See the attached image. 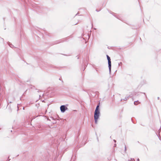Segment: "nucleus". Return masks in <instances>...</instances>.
<instances>
[{"label": "nucleus", "instance_id": "obj_2", "mask_svg": "<svg viewBox=\"0 0 161 161\" xmlns=\"http://www.w3.org/2000/svg\"><path fill=\"white\" fill-rule=\"evenodd\" d=\"M107 59L108 61V67L109 69V70L110 72L111 70V61L110 58L108 56V55H107Z\"/></svg>", "mask_w": 161, "mask_h": 161}, {"label": "nucleus", "instance_id": "obj_3", "mask_svg": "<svg viewBox=\"0 0 161 161\" xmlns=\"http://www.w3.org/2000/svg\"><path fill=\"white\" fill-rule=\"evenodd\" d=\"M60 109L61 112L64 113L67 110V108L64 105H62L60 107Z\"/></svg>", "mask_w": 161, "mask_h": 161}, {"label": "nucleus", "instance_id": "obj_6", "mask_svg": "<svg viewBox=\"0 0 161 161\" xmlns=\"http://www.w3.org/2000/svg\"><path fill=\"white\" fill-rule=\"evenodd\" d=\"M114 141L115 142L116 141H115V140H114Z\"/></svg>", "mask_w": 161, "mask_h": 161}, {"label": "nucleus", "instance_id": "obj_1", "mask_svg": "<svg viewBox=\"0 0 161 161\" xmlns=\"http://www.w3.org/2000/svg\"><path fill=\"white\" fill-rule=\"evenodd\" d=\"M100 115V112H95L94 113V120L96 123H97V119L99 118Z\"/></svg>", "mask_w": 161, "mask_h": 161}, {"label": "nucleus", "instance_id": "obj_4", "mask_svg": "<svg viewBox=\"0 0 161 161\" xmlns=\"http://www.w3.org/2000/svg\"><path fill=\"white\" fill-rule=\"evenodd\" d=\"M98 107H99V106H97V107L96 108V109L95 110V112H100L99 111V110H98Z\"/></svg>", "mask_w": 161, "mask_h": 161}, {"label": "nucleus", "instance_id": "obj_5", "mask_svg": "<svg viewBox=\"0 0 161 161\" xmlns=\"http://www.w3.org/2000/svg\"><path fill=\"white\" fill-rule=\"evenodd\" d=\"M138 101H135L134 102V103L135 105H137V103L138 102Z\"/></svg>", "mask_w": 161, "mask_h": 161}]
</instances>
